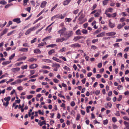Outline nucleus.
Wrapping results in <instances>:
<instances>
[{
  "label": "nucleus",
  "mask_w": 129,
  "mask_h": 129,
  "mask_svg": "<svg viewBox=\"0 0 129 129\" xmlns=\"http://www.w3.org/2000/svg\"><path fill=\"white\" fill-rule=\"evenodd\" d=\"M72 19L70 18H66L65 20L66 22H69L71 21Z\"/></svg>",
  "instance_id": "nucleus-38"
},
{
  "label": "nucleus",
  "mask_w": 129,
  "mask_h": 129,
  "mask_svg": "<svg viewBox=\"0 0 129 129\" xmlns=\"http://www.w3.org/2000/svg\"><path fill=\"white\" fill-rule=\"evenodd\" d=\"M20 68L19 67H17L15 68H12L11 69V70L13 72L15 73L16 72H18L20 70Z\"/></svg>",
  "instance_id": "nucleus-7"
},
{
  "label": "nucleus",
  "mask_w": 129,
  "mask_h": 129,
  "mask_svg": "<svg viewBox=\"0 0 129 129\" xmlns=\"http://www.w3.org/2000/svg\"><path fill=\"white\" fill-rule=\"evenodd\" d=\"M103 123L104 125H106L108 123V121L107 119L104 120L103 121Z\"/></svg>",
  "instance_id": "nucleus-50"
},
{
  "label": "nucleus",
  "mask_w": 129,
  "mask_h": 129,
  "mask_svg": "<svg viewBox=\"0 0 129 129\" xmlns=\"http://www.w3.org/2000/svg\"><path fill=\"white\" fill-rule=\"evenodd\" d=\"M34 52L36 53H40L41 51L39 49H36L34 50Z\"/></svg>",
  "instance_id": "nucleus-27"
},
{
  "label": "nucleus",
  "mask_w": 129,
  "mask_h": 129,
  "mask_svg": "<svg viewBox=\"0 0 129 129\" xmlns=\"http://www.w3.org/2000/svg\"><path fill=\"white\" fill-rule=\"evenodd\" d=\"M116 33L115 32H111L105 33V35L107 36H112L115 35Z\"/></svg>",
  "instance_id": "nucleus-6"
},
{
  "label": "nucleus",
  "mask_w": 129,
  "mask_h": 129,
  "mask_svg": "<svg viewBox=\"0 0 129 129\" xmlns=\"http://www.w3.org/2000/svg\"><path fill=\"white\" fill-rule=\"evenodd\" d=\"M109 27L112 28L114 27L115 26V24L112 23L110 21H109Z\"/></svg>",
  "instance_id": "nucleus-16"
},
{
  "label": "nucleus",
  "mask_w": 129,
  "mask_h": 129,
  "mask_svg": "<svg viewBox=\"0 0 129 129\" xmlns=\"http://www.w3.org/2000/svg\"><path fill=\"white\" fill-rule=\"evenodd\" d=\"M28 50V49L27 48H21L19 49V51H20L25 52H27Z\"/></svg>",
  "instance_id": "nucleus-15"
},
{
  "label": "nucleus",
  "mask_w": 129,
  "mask_h": 129,
  "mask_svg": "<svg viewBox=\"0 0 129 129\" xmlns=\"http://www.w3.org/2000/svg\"><path fill=\"white\" fill-rule=\"evenodd\" d=\"M23 63V62H19V63H16L15 64V65L16 66H20V65H21V64H22Z\"/></svg>",
  "instance_id": "nucleus-47"
},
{
  "label": "nucleus",
  "mask_w": 129,
  "mask_h": 129,
  "mask_svg": "<svg viewBox=\"0 0 129 129\" xmlns=\"http://www.w3.org/2000/svg\"><path fill=\"white\" fill-rule=\"evenodd\" d=\"M71 0H66L63 2V5H68Z\"/></svg>",
  "instance_id": "nucleus-22"
},
{
  "label": "nucleus",
  "mask_w": 129,
  "mask_h": 129,
  "mask_svg": "<svg viewBox=\"0 0 129 129\" xmlns=\"http://www.w3.org/2000/svg\"><path fill=\"white\" fill-rule=\"evenodd\" d=\"M82 32L84 34H86L88 33V31L86 30L83 29Z\"/></svg>",
  "instance_id": "nucleus-36"
},
{
  "label": "nucleus",
  "mask_w": 129,
  "mask_h": 129,
  "mask_svg": "<svg viewBox=\"0 0 129 129\" xmlns=\"http://www.w3.org/2000/svg\"><path fill=\"white\" fill-rule=\"evenodd\" d=\"M108 56V54H106L104 56L102 57V59L103 60H104L105 59H106L107 58Z\"/></svg>",
  "instance_id": "nucleus-64"
},
{
  "label": "nucleus",
  "mask_w": 129,
  "mask_h": 129,
  "mask_svg": "<svg viewBox=\"0 0 129 129\" xmlns=\"http://www.w3.org/2000/svg\"><path fill=\"white\" fill-rule=\"evenodd\" d=\"M13 22H16L17 23H19L21 22L20 18H19L14 19L13 20Z\"/></svg>",
  "instance_id": "nucleus-12"
},
{
  "label": "nucleus",
  "mask_w": 129,
  "mask_h": 129,
  "mask_svg": "<svg viewBox=\"0 0 129 129\" xmlns=\"http://www.w3.org/2000/svg\"><path fill=\"white\" fill-rule=\"evenodd\" d=\"M8 29L6 28L2 32L0 33L1 36H2L3 35L5 34L8 31Z\"/></svg>",
  "instance_id": "nucleus-13"
},
{
  "label": "nucleus",
  "mask_w": 129,
  "mask_h": 129,
  "mask_svg": "<svg viewBox=\"0 0 129 129\" xmlns=\"http://www.w3.org/2000/svg\"><path fill=\"white\" fill-rule=\"evenodd\" d=\"M28 0H23V5L24 6H25L27 5V2Z\"/></svg>",
  "instance_id": "nucleus-60"
},
{
  "label": "nucleus",
  "mask_w": 129,
  "mask_h": 129,
  "mask_svg": "<svg viewBox=\"0 0 129 129\" xmlns=\"http://www.w3.org/2000/svg\"><path fill=\"white\" fill-rule=\"evenodd\" d=\"M38 124L40 125V126H42L43 124H46V121L45 120L41 122V120H39L38 122Z\"/></svg>",
  "instance_id": "nucleus-11"
},
{
  "label": "nucleus",
  "mask_w": 129,
  "mask_h": 129,
  "mask_svg": "<svg viewBox=\"0 0 129 129\" xmlns=\"http://www.w3.org/2000/svg\"><path fill=\"white\" fill-rule=\"evenodd\" d=\"M11 99V98L10 97H6L4 98V100L8 102Z\"/></svg>",
  "instance_id": "nucleus-35"
},
{
  "label": "nucleus",
  "mask_w": 129,
  "mask_h": 129,
  "mask_svg": "<svg viewBox=\"0 0 129 129\" xmlns=\"http://www.w3.org/2000/svg\"><path fill=\"white\" fill-rule=\"evenodd\" d=\"M52 59L60 63H61V61L59 60L58 58H56V57H53L52 58Z\"/></svg>",
  "instance_id": "nucleus-20"
},
{
  "label": "nucleus",
  "mask_w": 129,
  "mask_h": 129,
  "mask_svg": "<svg viewBox=\"0 0 129 129\" xmlns=\"http://www.w3.org/2000/svg\"><path fill=\"white\" fill-rule=\"evenodd\" d=\"M44 45V43H43V42H41L38 44V46L41 47V46H43Z\"/></svg>",
  "instance_id": "nucleus-42"
},
{
  "label": "nucleus",
  "mask_w": 129,
  "mask_h": 129,
  "mask_svg": "<svg viewBox=\"0 0 129 129\" xmlns=\"http://www.w3.org/2000/svg\"><path fill=\"white\" fill-rule=\"evenodd\" d=\"M14 32V31H11V32H9V33H8L7 34V35L8 36H9L10 35H11Z\"/></svg>",
  "instance_id": "nucleus-63"
},
{
  "label": "nucleus",
  "mask_w": 129,
  "mask_h": 129,
  "mask_svg": "<svg viewBox=\"0 0 129 129\" xmlns=\"http://www.w3.org/2000/svg\"><path fill=\"white\" fill-rule=\"evenodd\" d=\"M13 5V4H8L7 5H6L5 7V8H8L10 6L12 5Z\"/></svg>",
  "instance_id": "nucleus-46"
},
{
  "label": "nucleus",
  "mask_w": 129,
  "mask_h": 129,
  "mask_svg": "<svg viewBox=\"0 0 129 129\" xmlns=\"http://www.w3.org/2000/svg\"><path fill=\"white\" fill-rule=\"evenodd\" d=\"M105 32H102L99 34L96 37H102L103 36H104L105 35Z\"/></svg>",
  "instance_id": "nucleus-14"
},
{
  "label": "nucleus",
  "mask_w": 129,
  "mask_h": 129,
  "mask_svg": "<svg viewBox=\"0 0 129 129\" xmlns=\"http://www.w3.org/2000/svg\"><path fill=\"white\" fill-rule=\"evenodd\" d=\"M97 5L96 4H94L91 8V10H93L95 9Z\"/></svg>",
  "instance_id": "nucleus-51"
},
{
  "label": "nucleus",
  "mask_w": 129,
  "mask_h": 129,
  "mask_svg": "<svg viewBox=\"0 0 129 129\" xmlns=\"http://www.w3.org/2000/svg\"><path fill=\"white\" fill-rule=\"evenodd\" d=\"M42 68L43 69H49L50 68L49 66H44L42 67Z\"/></svg>",
  "instance_id": "nucleus-39"
},
{
  "label": "nucleus",
  "mask_w": 129,
  "mask_h": 129,
  "mask_svg": "<svg viewBox=\"0 0 129 129\" xmlns=\"http://www.w3.org/2000/svg\"><path fill=\"white\" fill-rule=\"evenodd\" d=\"M25 76V75H21L17 76V78H21L24 77Z\"/></svg>",
  "instance_id": "nucleus-52"
},
{
  "label": "nucleus",
  "mask_w": 129,
  "mask_h": 129,
  "mask_svg": "<svg viewBox=\"0 0 129 129\" xmlns=\"http://www.w3.org/2000/svg\"><path fill=\"white\" fill-rule=\"evenodd\" d=\"M122 96L121 95H119V98L117 99L118 101H120L122 99Z\"/></svg>",
  "instance_id": "nucleus-55"
},
{
  "label": "nucleus",
  "mask_w": 129,
  "mask_h": 129,
  "mask_svg": "<svg viewBox=\"0 0 129 129\" xmlns=\"http://www.w3.org/2000/svg\"><path fill=\"white\" fill-rule=\"evenodd\" d=\"M106 13V12H105V14L107 16L109 17H112V15H111V14H109V13Z\"/></svg>",
  "instance_id": "nucleus-43"
},
{
  "label": "nucleus",
  "mask_w": 129,
  "mask_h": 129,
  "mask_svg": "<svg viewBox=\"0 0 129 129\" xmlns=\"http://www.w3.org/2000/svg\"><path fill=\"white\" fill-rule=\"evenodd\" d=\"M98 39H94L92 41V42L93 43H94L98 41Z\"/></svg>",
  "instance_id": "nucleus-59"
},
{
  "label": "nucleus",
  "mask_w": 129,
  "mask_h": 129,
  "mask_svg": "<svg viewBox=\"0 0 129 129\" xmlns=\"http://www.w3.org/2000/svg\"><path fill=\"white\" fill-rule=\"evenodd\" d=\"M55 53V50L54 49H52L50 51H49L48 53L49 55H52L53 53Z\"/></svg>",
  "instance_id": "nucleus-24"
},
{
  "label": "nucleus",
  "mask_w": 129,
  "mask_h": 129,
  "mask_svg": "<svg viewBox=\"0 0 129 129\" xmlns=\"http://www.w3.org/2000/svg\"><path fill=\"white\" fill-rule=\"evenodd\" d=\"M125 23H122V24H119L118 25L117 28L118 29H120L122 28L125 25Z\"/></svg>",
  "instance_id": "nucleus-10"
},
{
  "label": "nucleus",
  "mask_w": 129,
  "mask_h": 129,
  "mask_svg": "<svg viewBox=\"0 0 129 129\" xmlns=\"http://www.w3.org/2000/svg\"><path fill=\"white\" fill-rule=\"evenodd\" d=\"M66 40V39H65L64 37H62L57 39L56 40V42L57 43L61 42Z\"/></svg>",
  "instance_id": "nucleus-4"
},
{
  "label": "nucleus",
  "mask_w": 129,
  "mask_h": 129,
  "mask_svg": "<svg viewBox=\"0 0 129 129\" xmlns=\"http://www.w3.org/2000/svg\"><path fill=\"white\" fill-rule=\"evenodd\" d=\"M70 104L71 106L73 107L75 105V104L74 101H72L71 102Z\"/></svg>",
  "instance_id": "nucleus-54"
},
{
  "label": "nucleus",
  "mask_w": 129,
  "mask_h": 129,
  "mask_svg": "<svg viewBox=\"0 0 129 129\" xmlns=\"http://www.w3.org/2000/svg\"><path fill=\"white\" fill-rule=\"evenodd\" d=\"M108 0H104L103 1V5H107V4Z\"/></svg>",
  "instance_id": "nucleus-30"
},
{
  "label": "nucleus",
  "mask_w": 129,
  "mask_h": 129,
  "mask_svg": "<svg viewBox=\"0 0 129 129\" xmlns=\"http://www.w3.org/2000/svg\"><path fill=\"white\" fill-rule=\"evenodd\" d=\"M67 34H66L64 37L66 40H68L70 37L72 36L73 34V32L72 31H69L68 32L67 31Z\"/></svg>",
  "instance_id": "nucleus-2"
},
{
  "label": "nucleus",
  "mask_w": 129,
  "mask_h": 129,
  "mask_svg": "<svg viewBox=\"0 0 129 129\" xmlns=\"http://www.w3.org/2000/svg\"><path fill=\"white\" fill-rule=\"evenodd\" d=\"M107 106L106 107H108L110 108L112 106V104L111 103L109 102L107 103Z\"/></svg>",
  "instance_id": "nucleus-41"
},
{
  "label": "nucleus",
  "mask_w": 129,
  "mask_h": 129,
  "mask_svg": "<svg viewBox=\"0 0 129 129\" xmlns=\"http://www.w3.org/2000/svg\"><path fill=\"white\" fill-rule=\"evenodd\" d=\"M124 124L126 126V128H127V126H129V123L126 121H124Z\"/></svg>",
  "instance_id": "nucleus-49"
},
{
  "label": "nucleus",
  "mask_w": 129,
  "mask_h": 129,
  "mask_svg": "<svg viewBox=\"0 0 129 129\" xmlns=\"http://www.w3.org/2000/svg\"><path fill=\"white\" fill-rule=\"evenodd\" d=\"M23 80H21V79H19L17 80L16 81V83H17V84L18 83H21L22 81Z\"/></svg>",
  "instance_id": "nucleus-40"
},
{
  "label": "nucleus",
  "mask_w": 129,
  "mask_h": 129,
  "mask_svg": "<svg viewBox=\"0 0 129 129\" xmlns=\"http://www.w3.org/2000/svg\"><path fill=\"white\" fill-rule=\"evenodd\" d=\"M11 62V61H7L4 62L2 63V64L3 65H6L9 64Z\"/></svg>",
  "instance_id": "nucleus-28"
},
{
  "label": "nucleus",
  "mask_w": 129,
  "mask_h": 129,
  "mask_svg": "<svg viewBox=\"0 0 129 129\" xmlns=\"http://www.w3.org/2000/svg\"><path fill=\"white\" fill-rule=\"evenodd\" d=\"M76 34L77 35H81V33L80 29H78L76 32Z\"/></svg>",
  "instance_id": "nucleus-34"
},
{
  "label": "nucleus",
  "mask_w": 129,
  "mask_h": 129,
  "mask_svg": "<svg viewBox=\"0 0 129 129\" xmlns=\"http://www.w3.org/2000/svg\"><path fill=\"white\" fill-rule=\"evenodd\" d=\"M113 10V9L111 8H110L107 9L106 11L105 12L108 13V12H112Z\"/></svg>",
  "instance_id": "nucleus-18"
},
{
  "label": "nucleus",
  "mask_w": 129,
  "mask_h": 129,
  "mask_svg": "<svg viewBox=\"0 0 129 129\" xmlns=\"http://www.w3.org/2000/svg\"><path fill=\"white\" fill-rule=\"evenodd\" d=\"M35 29H36V27L35 26L29 28L26 31L25 33V34L27 35L29 34L32 31L35 30Z\"/></svg>",
  "instance_id": "nucleus-3"
},
{
  "label": "nucleus",
  "mask_w": 129,
  "mask_h": 129,
  "mask_svg": "<svg viewBox=\"0 0 129 129\" xmlns=\"http://www.w3.org/2000/svg\"><path fill=\"white\" fill-rule=\"evenodd\" d=\"M38 66L36 64H34L30 65L29 66V68L30 69H34Z\"/></svg>",
  "instance_id": "nucleus-19"
},
{
  "label": "nucleus",
  "mask_w": 129,
  "mask_h": 129,
  "mask_svg": "<svg viewBox=\"0 0 129 129\" xmlns=\"http://www.w3.org/2000/svg\"><path fill=\"white\" fill-rule=\"evenodd\" d=\"M123 118L124 119L126 120L129 121V118L125 116L123 117Z\"/></svg>",
  "instance_id": "nucleus-57"
},
{
  "label": "nucleus",
  "mask_w": 129,
  "mask_h": 129,
  "mask_svg": "<svg viewBox=\"0 0 129 129\" xmlns=\"http://www.w3.org/2000/svg\"><path fill=\"white\" fill-rule=\"evenodd\" d=\"M70 46L73 48L80 47H81V45L78 43H76L71 45Z\"/></svg>",
  "instance_id": "nucleus-8"
},
{
  "label": "nucleus",
  "mask_w": 129,
  "mask_h": 129,
  "mask_svg": "<svg viewBox=\"0 0 129 129\" xmlns=\"http://www.w3.org/2000/svg\"><path fill=\"white\" fill-rule=\"evenodd\" d=\"M52 37L51 36H47V37L45 38L44 39H43L42 40V41H44L45 40H48L50 39Z\"/></svg>",
  "instance_id": "nucleus-21"
},
{
  "label": "nucleus",
  "mask_w": 129,
  "mask_h": 129,
  "mask_svg": "<svg viewBox=\"0 0 129 129\" xmlns=\"http://www.w3.org/2000/svg\"><path fill=\"white\" fill-rule=\"evenodd\" d=\"M79 11V9H77L76 10H75L73 11V13L75 14H76Z\"/></svg>",
  "instance_id": "nucleus-44"
},
{
  "label": "nucleus",
  "mask_w": 129,
  "mask_h": 129,
  "mask_svg": "<svg viewBox=\"0 0 129 129\" xmlns=\"http://www.w3.org/2000/svg\"><path fill=\"white\" fill-rule=\"evenodd\" d=\"M37 60L36 59H34L33 58H31L29 59L28 60V61L30 62H32L34 61H36Z\"/></svg>",
  "instance_id": "nucleus-31"
},
{
  "label": "nucleus",
  "mask_w": 129,
  "mask_h": 129,
  "mask_svg": "<svg viewBox=\"0 0 129 129\" xmlns=\"http://www.w3.org/2000/svg\"><path fill=\"white\" fill-rule=\"evenodd\" d=\"M84 37L83 36H78L76 37H74V38L73 40L75 41H76L79 39L82 38H83Z\"/></svg>",
  "instance_id": "nucleus-5"
},
{
  "label": "nucleus",
  "mask_w": 129,
  "mask_h": 129,
  "mask_svg": "<svg viewBox=\"0 0 129 129\" xmlns=\"http://www.w3.org/2000/svg\"><path fill=\"white\" fill-rule=\"evenodd\" d=\"M38 76V74H37L35 75H33V76H31V77H29V78L30 79H31V78H34L37 77Z\"/></svg>",
  "instance_id": "nucleus-48"
},
{
  "label": "nucleus",
  "mask_w": 129,
  "mask_h": 129,
  "mask_svg": "<svg viewBox=\"0 0 129 129\" xmlns=\"http://www.w3.org/2000/svg\"><path fill=\"white\" fill-rule=\"evenodd\" d=\"M112 121L114 122H115L117 121V120L115 117H113L112 119Z\"/></svg>",
  "instance_id": "nucleus-58"
},
{
  "label": "nucleus",
  "mask_w": 129,
  "mask_h": 129,
  "mask_svg": "<svg viewBox=\"0 0 129 129\" xmlns=\"http://www.w3.org/2000/svg\"><path fill=\"white\" fill-rule=\"evenodd\" d=\"M7 4V2L5 0H2L0 1V4L3 5H5Z\"/></svg>",
  "instance_id": "nucleus-33"
},
{
  "label": "nucleus",
  "mask_w": 129,
  "mask_h": 129,
  "mask_svg": "<svg viewBox=\"0 0 129 129\" xmlns=\"http://www.w3.org/2000/svg\"><path fill=\"white\" fill-rule=\"evenodd\" d=\"M84 15L83 14H82L81 16H80L79 18V21H81L82 19L84 18Z\"/></svg>",
  "instance_id": "nucleus-25"
},
{
  "label": "nucleus",
  "mask_w": 129,
  "mask_h": 129,
  "mask_svg": "<svg viewBox=\"0 0 129 129\" xmlns=\"http://www.w3.org/2000/svg\"><path fill=\"white\" fill-rule=\"evenodd\" d=\"M47 2L45 1H42L40 7L42 8H44L46 6V4H47Z\"/></svg>",
  "instance_id": "nucleus-9"
},
{
  "label": "nucleus",
  "mask_w": 129,
  "mask_h": 129,
  "mask_svg": "<svg viewBox=\"0 0 129 129\" xmlns=\"http://www.w3.org/2000/svg\"><path fill=\"white\" fill-rule=\"evenodd\" d=\"M15 56V54L14 53L12 55H11L9 57V60H11Z\"/></svg>",
  "instance_id": "nucleus-37"
},
{
  "label": "nucleus",
  "mask_w": 129,
  "mask_h": 129,
  "mask_svg": "<svg viewBox=\"0 0 129 129\" xmlns=\"http://www.w3.org/2000/svg\"><path fill=\"white\" fill-rule=\"evenodd\" d=\"M65 16V14H64L63 15L62 14L59 15V17H59V18H61V19L64 18Z\"/></svg>",
  "instance_id": "nucleus-29"
},
{
  "label": "nucleus",
  "mask_w": 129,
  "mask_h": 129,
  "mask_svg": "<svg viewBox=\"0 0 129 129\" xmlns=\"http://www.w3.org/2000/svg\"><path fill=\"white\" fill-rule=\"evenodd\" d=\"M91 49H96L97 48V47L96 46L94 45H92L91 46Z\"/></svg>",
  "instance_id": "nucleus-62"
},
{
  "label": "nucleus",
  "mask_w": 129,
  "mask_h": 129,
  "mask_svg": "<svg viewBox=\"0 0 129 129\" xmlns=\"http://www.w3.org/2000/svg\"><path fill=\"white\" fill-rule=\"evenodd\" d=\"M56 46V44H51L49 45H48L46 47L47 48L50 47H54L55 46Z\"/></svg>",
  "instance_id": "nucleus-32"
},
{
  "label": "nucleus",
  "mask_w": 129,
  "mask_h": 129,
  "mask_svg": "<svg viewBox=\"0 0 129 129\" xmlns=\"http://www.w3.org/2000/svg\"><path fill=\"white\" fill-rule=\"evenodd\" d=\"M52 66L54 67L59 68L60 67V66L58 64L55 63L53 64Z\"/></svg>",
  "instance_id": "nucleus-23"
},
{
  "label": "nucleus",
  "mask_w": 129,
  "mask_h": 129,
  "mask_svg": "<svg viewBox=\"0 0 129 129\" xmlns=\"http://www.w3.org/2000/svg\"><path fill=\"white\" fill-rule=\"evenodd\" d=\"M26 57L25 56H23V57H22L18 59L17 60V61H21L22 60H24L26 59Z\"/></svg>",
  "instance_id": "nucleus-26"
},
{
  "label": "nucleus",
  "mask_w": 129,
  "mask_h": 129,
  "mask_svg": "<svg viewBox=\"0 0 129 129\" xmlns=\"http://www.w3.org/2000/svg\"><path fill=\"white\" fill-rule=\"evenodd\" d=\"M17 89L19 90H22L23 89L22 87L21 86L18 87L17 88Z\"/></svg>",
  "instance_id": "nucleus-53"
},
{
  "label": "nucleus",
  "mask_w": 129,
  "mask_h": 129,
  "mask_svg": "<svg viewBox=\"0 0 129 129\" xmlns=\"http://www.w3.org/2000/svg\"><path fill=\"white\" fill-rule=\"evenodd\" d=\"M66 30V28L65 27H64L58 30L57 33L58 34L60 35V36H65L67 33Z\"/></svg>",
  "instance_id": "nucleus-1"
},
{
  "label": "nucleus",
  "mask_w": 129,
  "mask_h": 129,
  "mask_svg": "<svg viewBox=\"0 0 129 129\" xmlns=\"http://www.w3.org/2000/svg\"><path fill=\"white\" fill-rule=\"evenodd\" d=\"M123 88V87L121 85H119L117 87L118 89L119 90H121L122 88Z\"/></svg>",
  "instance_id": "nucleus-56"
},
{
  "label": "nucleus",
  "mask_w": 129,
  "mask_h": 129,
  "mask_svg": "<svg viewBox=\"0 0 129 129\" xmlns=\"http://www.w3.org/2000/svg\"><path fill=\"white\" fill-rule=\"evenodd\" d=\"M98 12L94 15V16L95 17H98L101 12V10H98Z\"/></svg>",
  "instance_id": "nucleus-17"
},
{
  "label": "nucleus",
  "mask_w": 129,
  "mask_h": 129,
  "mask_svg": "<svg viewBox=\"0 0 129 129\" xmlns=\"http://www.w3.org/2000/svg\"><path fill=\"white\" fill-rule=\"evenodd\" d=\"M9 104V102L6 101V102H4L3 105L4 106H5L6 107H7L8 106Z\"/></svg>",
  "instance_id": "nucleus-45"
},
{
  "label": "nucleus",
  "mask_w": 129,
  "mask_h": 129,
  "mask_svg": "<svg viewBox=\"0 0 129 129\" xmlns=\"http://www.w3.org/2000/svg\"><path fill=\"white\" fill-rule=\"evenodd\" d=\"M80 116L79 114H78L77 115V117L76 118V120H78L80 118Z\"/></svg>",
  "instance_id": "nucleus-61"
}]
</instances>
